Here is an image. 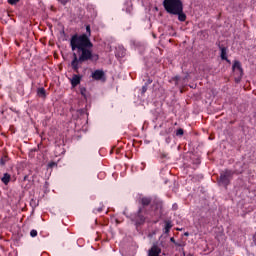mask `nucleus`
<instances>
[{"instance_id": "1", "label": "nucleus", "mask_w": 256, "mask_h": 256, "mask_svg": "<svg viewBox=\"0 0 256 256\" xmlns=\"http://www.w3.org/2000/svg\"><path fill=\"white\" fill-rule=\"evenodd\" d=\"M87 34H74L70 39V47L72 51H77L81 53L79 57L77 54H73V60L71 62V67L74 73H79V63H85V61H99V55L93 54L91 49H93V42H91V26H86Z\"/></svg>"}, {"instance_id": "2", "label": "nucleus", "mask_w": 256, "mask_h": 256, "mask_svg": "<svg viewBox=\"0 0 256 256\" xmlns=\"http://www.w3.org/2000/svg\"><path fill=\"white\" fill-rule=\"evenodd\" d=\"M163 7L168 15H175L181 23H185V21H187V14L183 11V1L164 0Z\"/></svg>"}, {"instance_id": "3", "label": "nucleus", "mask_w": 256, "mask_h": 256, "mask_svg": "<svg viewBox=\"0 0 256 256\" xmlns=\"http://www.w3.org/2000/svg\"><path fill=\"white\" fill-rule=\"evenodd\" d=\"M130 220L136 227H141V225H145V221H147V208L139 207L137 212L130 214Z\"/></svg>"}, {"instance_id": "4", "label": "nucleus", "mask_w": 256, "mask_h": 256, "mask_svg": "<svg viewBox=\"0 0 256 256\" xmlns=\"http://www.w3.org/2000/svg\"><path fill=\"white\" fill-rule=\"evenodd\" d=\"M235 170L225 169L220 172V177L218 179L219 185H223V187H229L231 185V181L233 180V175H235Z\"/></svg>"}, {"instance_id": "5", "label": "nucleus", "mask_w": 256, "mask_h": 256, "mask_svg": "<svg viewBox=\"0 0 256 256\" xmlns=\"http://www.w3.org/2000/svg\"><path fill=\"white\" fill-rule=\"evenodd\" d=\"M81 79H83L82 75L79 74H73L72 78L70 79L71 86L73 88L77 87V85L81 84Z\"/></svg>"}, {"instance_id": "6", "label": "nucleus", "mask_w": 256, "mask_h": 256, "mask_svg": "<svg viewBox=\"0 0 256 256\" xmlns=\"http://www.w3.org/2000/svg\"><path fill=\"white\" fill-rule=\"evenodd\" d=\"M161 255V249L157 245H153L151 249L148 251V256H159Z\"/></svg>"}, {"instance_id": "7", "label": "nucleus", "mask_w": 256, "mask_h": 256, "mask_svg": "<svg viewBox=\"0 0 256 256\" xmlns=\"http://www.w3.org/2000/svg\"><path fill=\"white\" fill-rule=\"evenodd\" d=\"M105 77V72L103 70H95L92 73V78L95 79V81H101Z\"/></svg>"}, {"instance_id": "8", "label": "nucleus", "mask_w": 256, "mask_h": 256, "mask_svg": "<svg viewBox=\"0 0 256 256\" xmlns=\"http://www.w3.org/2000/svg\"><path fill=\"white\" fill-rule=\"evenodd\" d=\"M220 50H221L220 57H221L222 61H227V63H231V60H228V58H227V48L220 46Z\"/></svg>"}, {"instance_id": "9", "label": "nucleus", "mask_w": 256, "mask_h": 256, "mask_svg": "<svg viewBox=\"0 0 256 256\" xmlns=\"http://www.w3.org/2000/svg\"><path fill=\"white\" fill-rule=\"evenodd\" d=\"M165 226H164V233L165 235H169L171 229L173 228V224L171 223V220H165Z\"/></svg>"}, {"instance_id": "10", "label": "nucleus", "mask_w": 256, "mask_h": 256, "mask_svg": "<svg viewBox=\"0 0 256 256\" xmlns=\"http://www.w3.org/2000/svg\"><path fill=\"white\" fill-rule=\"evenodd\" d=\"M232 69H233V71H235V69H237L241 74H243V68L241 67V62H239L238 60L234 61Z\"/></svg>"}, {"instance_id": "11", "label": "nucleus", "mask_w": 256, "mask_h": 256, "mask_svg": "<svg viewBox=\"0 0 256 256\" xmlns=\"http://www.w3.org/2000/svg\"><path fill=\"white\" fill-rule=\"evenodd\" d=\"M141 207H144V209L146 207H148V205H151V198H147V197H143L141 198Z\"/></svg>"}, {"instance_id": "12", "label": "nucleus", "mask_w": 256, "mask_h": 256, "mask_svg": "<svg viewBox=\"0 0 256 256\" xmlns=\"http://www.w3.org/2000/svg\"><path fill=\"white\" fill-rule=\"evenodd\" d=\"M37 95L38 97H41L42 99H45L47 97V92L45 91V88L41 87L37 89Z\"/></svg>"}, {"instance_id": "13", "label": "nucleus", "mask_w": 256, "mask_h": 256, "mask_svg": "<svg viewBox=\"0 0 256 256\" xmlns=\"http://www.w3.org/2000/svg\"><path fill=\"white\" fill-rule=\"evenodd\" d=\"M1 181L4 183V185H9V181H11V175L9 173H5L1 178Z\"/></svg>"}, {"instance_id": "14", "label": "nucleus", "mask_w": 256, "mask_h": 256, "mask_svg": "<svg viewBox=\"0 0 256 256\" xmlns=\"http://www.w3.org/2000/svg\"><path fill=\"white\" fill-rule=\"evenodd\" d=\"M9 161V156L3 155L0 158V167H5V164Z\"/></svg>"}, {"instance_id": "15", "label": "nucleus", "mask_w": 256, "mask_h": 256, "mask_svg": "<svg viewBox=\"0 0 256 256\" xmlns=\"http://www.w3.org/2000/svg\"><path fill=\"white\" fill-rule=\"evenodd\" d=\"M80 94L82 95V97H84V99H87V88L80 87Z\"/></svg>"}, {"instance_id": "16", "label": "nucleus", "mask_w": 256, "mask_h": 256, "mask_svg": "<svg viewBox=\"0 0 256 256\" xmlns=\"http://www.w3.org/2000/svg\"><path fill=\"white\" fill-rule=\"evenodd\" d=\"M184 133H185V132L183 131V128H180V129H178V130L176 131V136H177V137H181V136H183Z\"/></svg>"}, {"instance_id": "17", "label": "nucleus", "mask_w": 256, "mask_h": 256, "mask_svg": "<svg viewBox=\"0 0 256 256\" xmlns=\"http://www.w3.org/2000/svg\"><path fill=\"white\" fill-rule=\"evenodd\" d=\"M21 0H8L9 5H17Z\"/></svg>"}, {"instance_id": "18", "label": "nucleus", "mask_w": 256, "mask_h": 256, "mask_svg": "<svg viewBox=\"0 0 256 256\" xmlns=\"http://www.w3.org/2000/svg\"><path fill=\"white\" fill-rule=\"evenodd\" d=\"M30 237H37V230H35V229L31 230Z\"/></svg>"}, {"instance_id": "19", "label": "nucleus", "mask_w": 256, "mask_h": 256, "mask_svg": "<svg viewBox=\"0 0 256 256\" xmlns=\"http://www.w3.org/2000/svg\"><path fill=\"white\" fill-rule=\"evenodd\" d=\"M149 86H147L146 84H144L142 86V95H144V93H147V89H148Z\"/></svg>"}, {"instance_id": "20", "label": "nucleus", "mask_w": 256, "mask_h": 256, "mask_svg": "<svg viewBox=\"0 0 256 256\" xmlns=\"http://www.w3.org/2000/svg\"><path fill=\"white\" fill-rule=\"evenodd\" d=\"M57 1L62 5H67V3H69L70 0H57Z\"/></svg>"}, {"instance_id": "21", "label": "nucleus", "mask_w": 256, "mask_h": 256, "mask_svg": "<svg viewBox=\"0 0 256 256\" xmlns=\"http://www.w3.org/2000/svg\"><path fill=\"white\" fill-rule=\"evenodd\" d=\"M175 246H176V247H184V246H185V243H183V242H176V243H175Z\"/></svg>"}, {"instance_id": "22", "label": "nucleus", "mask_w": 256, "mask_h": 256, "mask_svg": "<svg viewBox=\"0 0 256 256\" xmlns=\"http://www.w3.org/2000/svg\"><path fill=\"white\" fill-rule=\"evenodd\" d=\"M103 211V208H95L94 213H101Z\"/></svg>"}, {"instance_id": "23", "label": "nucleus", "mask_w": 256, "mask_h": 256, "mask_svg": "<svg viewBox=\"0 0 256 256\" xmlns=\"http://www.w3.org/2000/svg\"><path fill=\"white\" fill-rule=\"evenodd\" d=\"M153 83V80L148 79L147 82H145V85L149 87Z\"/></svg>"}, {"instance_id": "24", "label": "nucleus", "mask_w": 256, "mask_h": 256, "mask_svg": "<svg viewBox=\"0 0 256 256\" xmlns=\"http://www.w3.org/2000/svg\"><path fill=\"white\" fill-rule=\"evenodd\" d=\"M55 165H57V163H55V162H50V163L48 164V167H55Z\"/></svg>"}, {"instance_id": "25", "label": "nucleus", "mask_w": 256, "mask_h": 256, "mask_svg": "<svg viewBox=\"0 0 256 256\" xmlns=\"http://www.w3.org/2000/svg\"><path fill=\"white\" fill-rule=\"evenodd\" d=\"M170 241H171V243H174V245L177 243V241H175V238H174V237H171V238H170Z\"/></svg>"}, {"instance_id": "26", "label": "nucleus", "mask_w": 256, "mask_h": 256, "mask_svg": "<svg viewBox=\"0 0 256 256\" xmlns=\"http://www.w3.org/2000/svg\"><path fill=\"white\" fill-rule=\"evenodd\" d=\"M27 179H29V176H24V179H23V181H27Z\"/></svg>"}, {"instance_id": "27", "label": "nucleus", "mask_w": 256, "mask_h": 256, "mask_svg": "<svg viewBox=\"0 0 256 256\" xmlns=\"http://www.w3.org/2000/svg\"><path fill=\"white\" fill-rule=\"evenodd\" d=\"M162 159H165V157H167V155H165V154H162Z\"/></svg>"}, {"instance_id": "28", "label": "nucleus", "mask_w": 256, "mask_h": 256, "mask_svg": "<svg viewBox=\"0 0 256 256\" xmlns=\"http://www.w3.org/2000/svg\"><path fill=\"white\" fill-rule=\"evenodd\" d=\"M128 13H131V10H129Z\"/></svg>"}]
</instances>
